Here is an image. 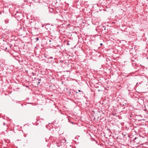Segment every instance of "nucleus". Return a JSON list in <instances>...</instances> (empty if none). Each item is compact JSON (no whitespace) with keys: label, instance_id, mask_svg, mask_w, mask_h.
Here are the masks:
<instances>
[{"label":"nucleus","instance_id":"nucleus-1","mask_svg":"<svg viewBox=\"0 0 148 148\" xmlns=\"http://www.w3.org/2000/svg\"><path fill=\"white\" fill-rule=\"evenodd\" d=\"M138 101L140 104L143 103L144 102V98L139 97L138 99Z\"/></svg>","mask_w":148,"mask_h":148},{"label":"nucleus","instance_id":"nucleus-2","mask_svg":"<svg viewBox=\"0 0 148 148\" xmlns=\"http://www.w3.org/2000/svg\"><path fill=\"white\" fill-rule=\"evenodd\" d=\"M61 141H60L58 143L56 142V146L58 147H60V146H62Z\"/></svg>","mask_w":148,"mask_h":148},{"label":"nucleus","instance_id":"nucleus-3","mask_svg":"<svg viewBox=\"0 0 148 148\" xmlns=\"http://www.w3.org/2000/svg\"><path fill=\"white\" fill-rule=\"evenodd\" d=\"M52 41H53V40L50 39L49 38H48L47 36V42L48 43L50 42H51Z\"/></svg>","mask_w":148,"mask_h":148},{"label":"nucleus","instance_id":"nucleus-4","mask_svg":"<svg viewBox=\"0 0 148 148\" xmlns=\"http://www.w3.org/2000/svg\"><path fill=\"white\" fill-rule=\"evenodd\" d=\"M49 11L50 13H53V8H50L49 7L48 8Z\"/></svg>","mask_w":148,"mask_h":148},{"label":"nucleus","instance_id":"nucleus-5","mask_svg":"<svg viewBox=\"0 0 148 148\" xmlns=\"http://www.w3.org/2000/svg\"><path fill=\"white\" fill-rule=\"evenodd\" d=\"M50 78H51L52 79H53V78L51 76V75H49L48 76H47V80L48 81H49V80L48 79V78H49V79ZM49 81H50L51 80H49Z\"/></svg>","mask_w":148,"mask_h":148},{"label":"nucleus","instance_id":"nucleus-6","mask_svg":"<svg viewBox=\"0 0 148 148\" xmlns=\"http://www.w3.org/2000/svg\"><path fill=\"white\" fill-rule=\"evenodd\" d=\"M51 83L50 82V83H49L48 85H47V86H48L49 88H50L52 86Z\"/></svg>","mask_w":148,"mask_h":148},{"label":"nucleus","instance_id":"nucleus-7","mask_svg":"<svg viewBox=\"0 0 148 148\" xmlns=\"http://www.w3.org/2000/svg\"><path fill=\"white\" fill-rule=\"evenodd\" d=\"M124 106H125V105L124 104H122L121 103L120 106H122V107L123 108V109L125 108V107H124Z\"/></svg>","mask_w":148,"mask_h":148},{"label":"nucleus","instance_id":"nucleus-8","mask_svg":"<svg viewBox=\"0 0 148 148\" xmlns=\"http://www.w3.org/2000/svg\"><path fill=\"white\" fill-rule=\"evenodd\" d=\"M132 65L133 66H136V64L135 63V62H132Z\"/></svg>","mask_w":148,"mask_h":148},{"label":"nucleus","instance_id":"nucleus-9","mask_svg":"<svg viewBox=\"0 0 148 148\" xmlns=\"http://www.w3.org/2000/svg\"><path fill=\"white\" fill-rule=\"evenodd\" d=\"M8 20H5V23L6 24H7V23H8Z\"/></svg>","mask_w":148,"mask_h":148},{"label":"nucleus","instance_id":"nucleus-10","mask_svg":"<svg viewBox=\"0 0 148 148\" xmlns=\"http://www.w3.org/2000/svg\"><path fill=\"white\" fill-rule=\"evenodd\" d=\"M122 135L124 136H125L126 135L125 134V133H124L123 132L122 133Z\"/></svg>","mask_w":148,"mask_h":148},{"label":"nucleus","instance_id":"nucleus-11","mask_svg":"<svg viewBox=\"0 0 148 148\" xmlns=\"http://www.w3.org/2000/svg\"><path fill=\"white\" fill-rule=\"evenodd\" d=\"M51 43H50V44H50V46H49V48H51V47H52L53 46H52V45H51Z\"/></svg>","mask_w":148,"mask_h":148},{"label":"nucleus","instance_id":"nucleus-12","mask_svg":"<svg viewBox=\"0 0 148 148\" xmlns=\"http://www.w3.org/2000/svg\"><path fill=\"white\" fill-rule=\"evenodd\" d=\"M35 40H36V41H37L39 40V38H35Z\"/></svg>","mask_w":148,"mask_h":148},{"label":"nucleus","instance_id":"nucleus-13","mask_svg":"<svg viewBox=\"0 0 148 148\" xmlns=\"http://www.w3.org/2000/svg\"><path fill=\"white\" fill-rule=\"evenodd\" d=\"M137 138H138L136 137H135V138H134V139H133V141H134V140H136V139H137Z\"/></svg>","mask_w":148,"mask_h":148},{"label":"nucleus","instance_id":"nucleus-14","mask_svg":"<svg viewBox=\"0 0 148 148\" xmlns=\"http://www.w3.org/2000/svg\"><path fill=\"white\" fill-rule=\"evenodd\" d=\"M53 59V58L52 57H50L49 58L48 60L51 59Z\"/></svg>","mask_w":148,"mask_h":148},{"label":"nucleus","instance_id":"nucleus-15","mask_svg":"<svg viewBox=\"0 0 148 148\" xmlns=\"http://www.w3.org/2000/svg\"><path fill=\"white\" fill-rule=\"evenodd\" d=\"M131 62H135L134 61V60H132V59H131Z\"/></svg>","mask_w":148,"mask_h":148},{"label":"nucleus","instance_id":"nucleus-16","mask_svg":"<svg viewBox=\"0 0 148 148\" xmlns=\"http://www.w3.org/2000/svg\"><path fill=\"white\" fill-rule=\"evenodd\" d=\"M131 117H132V116H130V117H129V119H131Z\"/></svg>","mask_w":148,"mask_h":148},{"label":"nucleus","instance_id":"nucleus-17","mask_svg":"<svg viewBox=\"0 0 148 148\" xmlns=\"http://www.w3.org/2000/svg\"><path fill=\"white\" fill-rule=\"evenodd\" d=\"M51 62V61H49V60L48 61H47V63H50Z\"/></svg>","mask_w":148,"mask_h":148},{"label":"nucleus","instance_id":"nucleus-18","mask_svg":"<svg viewBox=\"0 0 148 148\" xmlns=\"http://www.w3.org/2000/svg\"><path fill=\"white\" fill-rule=\"evenodd\" d=\"M3 125H5V122L3 123Z\"/></svg>","mask_w":148,"mask_h":148},{"label":"nucleus","instance_id":"nucleus-19","mask_svg":"<svg viewBox=\"0 0 148 148\" xmlns=\"http://www.w3.org/2000/svg\"><path fill=\"white\" fill-rule=\"evenodd\" d=\"M103 27L104 28V30H106V27H104V26Z\"/></svg>","mask_w":148,"mask_h":148},{"label":"nucleus","instance_id":"nucleus-20","mask_svg":"<svg viewBox=\"0 0 148 148\" xmlns=\"http://www.w3.org/2000/svg\"><path fill=\"white\" fill-rule=\"evenodd\" d=\"M48 71H50L49 70H47V73L48 72Z\"/></svg>","mask_w":148,"mask_h":148},{"label":"nucleus","instance_id":"nucleus-21","mask_svg":"<svg viewBox=\"0 0 148 148\" xmlns=\"http://www.w3.org/2000/svg\"><path fill=\"white\" fill-rule=\"evenodd\" d=\"M47 30H48V31H49V30H50L49 29H48L47 28Z\"/></svg>","mask_w":148,"mask_h":148},{"label":"nucleus","instance_id":"nucleus-22","mask_svg":"<svg viewBox=\"0 0 148 148\" xmlns=\"http://www.w3.org/2000/svg\"><path fill=\"white\" fill-rule=\"evenodd\" d=\"M100 45L101 46H102V45H103V44L101 43V44H100Z\"/></svg>","mask_w":148,"mask_h":148},{"label":"nucleus","instance_id":"nucleus-23","mask_svg":"<svg viewBox=\"0 0 148 148\" xmlns=\"http://www.w3.org/2000/svg\"><path fill=\"white\" fill-rule=\"evenodd\" d=\"M78 91L79 92H80L81 91V90H78Z\"/></svg>","mask_w":148,"mask_h":148},{"label":"nucleus","instance_id":"nucleus-24","mask_svg":"<svg viewBox=\"0 0 148 148\" xmlns=\"http://www.w3.org/2000/svg\"><path fill=\"white\" fill-rule=\"evenodd\" d=\"M50 25V24H47V25Z\"/></svg>","mask_w":148,"mask_h":148},{"label":"nucleus","instance_id":"nucleus-25","mask_svg":"<svg viewBox=\"0 0 148 148\" xmlns=\"http://www.w3.org/2000/svg\"><path fill=\"white\" fill-rule=\"evenodd\" d=\"M38 84H40V82H38Z\"/></svg>","mask_w":148,"mask_h":148},{"label":"nucleus","instance_id":"nucleus-26","mask_svg":"<svg viewBox=\"0 0 148 148\" xmlns=\"http://www.w3.org/2000/svg\"><path fill=\"white\" fill-rule=\"evenodd\" d=\"M108 130H110L109 129H108Z\"/></svg>","mask_w":148,"mask_h":148},{"label":"nucleus","instance_id":"nucleus-27","mask_svg":"<svg viewBox=\"0 0 148 148\" xmlns=\"http://www.w3.org/2000/svg\"><path fill=\"white\" fill-rule=\"evenodd\" d=\"M137 84H138V83H137V84H136V85H137Z\"/></svg>","mask_w":148,"mask_h":148},{"label":"nucleus","instance_id":"nucleus-28","mask_svg":"<svg viewBox=\"0 0 148 148\" xmlns=\"http://www.w3.org/2000/svg\"><path fill=\"white\" fill-rule=\"evenodd\" d=\"M47 99H48V100H49V99H47Z\"/></svg>","mask_w":148,"mask_h":148},{"label":"nucleus","instance_id":"nucleus-29","mask_svg":"<svg viewBox=\"0 0 148 148\" xmlns=\"http://www.w3.org/2000/svg\"><path fill=\"white\" fill-rule=\"evenodd\" d=\"M76 93H77V92H76Z\"/></svg>","mask_w":148,"mask_h":148},{"label":"nucleus","instance_id":"nucleus-30","mask_svg":"<svg viewBox=\"0 0 148 148\" xmlns=\"http://www.w3.org/2000/svg\"><path fill=\"white\" fill-rule=\"evenodd\" d=\"M125 104H126V103H125Z\"/></svg>","mask_w":148,"mask_h":148}]
</instances>
